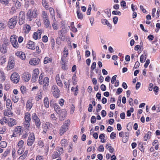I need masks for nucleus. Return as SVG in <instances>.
I'll list each match as a JSON object with an SVG mask.
<instances>
[{"label":"nucleus","instance_id":"obj_1","mask_svg":"<svg viewBox=\"0 0 160 160\" xmlns=\"http://www.w3.org/2000/svg\"><path fill=\"white\" fill-rule=\"evenodd\" d=\"M70 121L69 119L65 121L63 125L60 128L59 131V134L61 136H62L66 132L68 129V127L70 125Z\"/></svg>","mask_w":160,"mask_h":160},{"label":"nucleus","instance_id":"obj_2","mask_svg":"<svg viewBox=\"0 0 160 160\" xmlns=\"http://www.w3.org/2000/svg\"><path fill=\"white\" fill-rule=\"evenodd\" d=\"M18 18L16 16H13L10 18L8 22V25L9 27L11 29L15 28L17 22Z\"/></svg>","mask_w":160,"mask_h":160},{"label":"nucleus","instance_id":"obj_3","mask_svg":"<svg viewBox=\"0 0 160 160\" xmlns=\"http://www.w3.org/2000/svg\"><path fill=\"white\" fill-rule=\"evenodd\" d=\"M51 91L53 96L55 98H57L59 97L60 91L57 85H54L52 86Z\"/></svg>","mask_w":160,"mask_h":160},{"label":"nucleus","instance_id":"obj_4","mask_svg":"<svg viewBox=\"0 0 160 160\" xmlns=\"http://www.w3.org/2000/svg\"><path fill=\"white\" fill-rule=\"evenodd\" d=\"M37 10L35 9L32 11L29 10L27 14V18L29 19L30 21H31L33 18H35L37 16Z\"/></svg>","mask_w":160,"mask_h":160},{"label":"nucleus","instance_id":"obj_5","mask_svg":"<svg viewBox=\"0 0 160 160\" xmlns=\"http://www.w3.org/2000/svg\"><path fill=\"white\" fill-rule=\"evenodd\" d=\"M32 118L33 121L34 122L36 128L39 129L41 125V122L39 118L36 113H33L32 115Z\"/></svg>","mask_w":160,"mask_h":160},{"label":"nucleus","instance_id":"obj_6","mask_svg":"<svg viewBox=\"0 0 160 160\" xmlns=\"http://www.w3.org/2000/svg\"><path fill=\"white\" fill-rule=\"evenodd\" d=\"M17 37L15 35H12L11 36V42L13 47L15 48H18L19 45L17 42Z\"/></svg>","mask_w":160,"mask_h":160},{"label":"nucleus","instance_id":"obj_7","mask_svg":"<svg viewBox=\"0 0 160 160\" xmlns=\"http://www.w3.org/2000/svg\"><path fill=\"white\" fill-rule=\"evenodd\" d=\"M35 140V137L34 133H30L27 141V145L29 146H31L34 142Z\"/></svg>","mask_w":160,"mask_h":160},{"label":"nucleus","instance_id":"obj_8","mask_svg":"<svg viewBox=\"0 0 160 160\" xmlns=\"http://www.w3.org/2000/svg\"><path fill=\"white\" fill-rule=\"evenodd\" d=\"M25 14L24 12L21 11L20 12L18 17V24L21 25L25 23Z\"/></svg>","mask_w":160,"mask_h":160},{"label":"nucleus","instance_id":"obj_9","mask_svg":"<svg viewBox=\"0 0 160 160\" xmlns=\"http://www.w3.org/2000/svg\"><path fill=\"white\" fill-rule=\"evenodd\" d=\"M19 75L15 72L11 75L10 78L13 83H17L19 81Z\"/></svg>","mask_w":160,"mask_h":160},{"label":"nucleus","instance_id":"obj_10","mask_svg":"<svg viewBox=\"0 0 160 160\" xmlns=\"http://www.w3.org/2000/svg\"><path fill=\"white\" fill-rule=\"evenodd\" d=\"M33 72L32 75V81L33 82H35L38 78L39 71L38 69L35 70L33 71Z\"/></svg>","mask_w":160,"mask_h":160},{"label":"nucleus","instance_id":"obj_11","mask_svg":"<svg viewBox=\"0 0 160 160\" xmlns=\"http://www.w3.org/2000/svg\"><path fill=\"white\" fill-rule=\"evenodd\" d=\"M40 62V59L38 58H33L30 61L29 63L32 65H38Z\"/></svg>","mask_w":160,"mask_h":160},{"label":"nucleus","instance_id":"obj_12","mask_svg":"<svg viewBox=\"0 0 160 160\" xmlns=\"http://www.w3.org/2000/svg\"><path fill=\"white\" fill-rule=\"evenodd\" d=\"M41 84H43V87L46 88L48 86L49 83V78L47 77H45L43 79V82L40 81Z\"/></svg>","mask_w":160,"mask_h":160},{"label":"nucleus","instance_id":"obj_13","mask_svg":"<svg viewBox=\"0 0 160 160\" xmlns=\"http://www.w3.org/2000/svg\"><path fill=\"white\" fill-rule=\"evenodd\" d=\"M15 65L14 60L12 59H9L8 66H7V70H10L14 68Z\"/></svg>","mask_w":160,"mask_h":160},{"label":"nucleus","instance_id":"obj_14","mask_svg":"<svg viewBox=\"0 0 160 160\" xmlns=\"http://www.w3.org/2000/svg\"><path fill=\"white\" fill-rule=\"evenodd\" d=\"M13 131L17 134H18L19 135H20L22 132L23 131V129L22 127L20 126H18L14 129Z\"/></svg>","mask_w":160,"mask_h":160},{"label":"nucleus","instance_id":"obj_15","mask_svg":"<svg viewBox=\"0 0 160 160\" xmlns=\"http://www.w3.org/2000/svg\"><path fill=\"white\" fill-rule=\"evenodd\" d=\"M35 43L31 41L29 42L27 44L26 47L27 48L29 49L34 50L35 48Z\"/></svg>","mask_w":160,"mask_h":160},{"label":"nucleus","instance_id":"obj_16","mask_svg":"<svg viewBox=\"0 0 160 160\" xmlns=\"http://www.w3.org/2000/svg\"><path fill=\"white\" fill-rule=\"evenodd\" d=\"M52 125L49 122H46L44 126V129L45 130L46 132H49V130H51L52 129Z\"/></svg>","mask_w":160,"mask_h":160},{"label":"nucleus","instance_id":"obj_17","mask_svg":"<svg viewBox=\"0 0 160 160\" xmlns=\"http://www.w3.org/2000/svg\"><path fill=\"white\" fill-rule=\"evenodd\" d=\"M54 109L56 112L58 114H60L62 112L61 109L60 107L57 103L54 104V106L53 107Z\"/></svg>","mask_w":160,"mask_h":160},{"label":"nucleus","instance_id":"obj_18","mask_svg":"<svg viewBox=\"0 0 160 160\" xmlns=\"http://www.w3.org/2000/svg\"><path fill=\"white\" fill-rule=\"evenodd\" d=\"M17 124L16 120L13 118H10L9 119V123L8 125L11 127H12Z\"/></svg>","mask_w":160,"mask_h":160},{"label":"nucleus","instance_id":"obj_19","mask_svg":"<svg viewBox=\"0 0 160 160\" xmlns=\"http://www.w3.org/2000/svg\"><path fill=\"white\" fill-rule=\"evenodd\" d=\"M8 47L2 44L0 46V51L1 53L4 54L6 53L7 51Z\"/></svg>","mask_w":160,"mask_h":160},{"label":"nucleus","instance_id":"obj_20","mask_svg":"<svg viewBox=\"0 0 160 160\" xmlns=\"http://www.w3.org/2000/svg\"><path fill=\"white\" fill-rule=\"evenodd\" d=\"M58 34H59V37L57 38L56 39V42L57 43H58V41L59 39H60L62 41H64L65 40V37L63 36V33L58 32Z\"/></svg>","mask_w":160,"mask_h":160},{"label":"nucleus","instance_id":"obj_21","mask_svg":"<svg viewBox=\"0 0 160 160\" xmlns=\"http://www.w3.org/2000/svg\"><path fill=\"white\" fill-rule=\"evenodd\" d=\"M24 119L25 121L30 122L31 120V115L28 112H26L25 113Z\"/></svg>","mask_w":160,"mask_h":160},{"label":"nucleus","instance_id":"obj_22","mask_svg":"<svg viewBox=\"0 0 160 160\" xmlns=\"http://www.w3.org/2000/svg\"><path fill=\"white\" fill-rule=\"evenodd\" d=\"M23 79L24 81L26 82H28L31 78V75L28 73H26L23 76Z\"/></svg>","mask_w":160,"mask_h":160},{"label":"nucleus","instance_id":"obj_23","mask_svg":"<svg viewBox=\"0 0 160 160\" xmlns=\"http://www.w3.org/2000/svg\"><path fill=\"white\" fill-rule=\"evenodd\" d=\"M56 80L57 84L60 87H62L63 84L61 81L58 75H57L56 77Z\"/></svg>","mask_w":160,"mask_h":160},{"label":"nucleus","instance_id":"obj_24","mask_svg":"<svg viewBox=\"0 0 160 160\" xmlns=\"http://www.w3.org/2000/svg\"><path fill=\"white\" fill-rule=\"evenodd\" d=\"M77 17L78 19L82 20L83 18V15L82 13L80 12L79 9H78L77 11Z\"/></svg>","mask_w":160,"mask_h":160},{"label":"nucleus","instance_id":"obj_25","mask_svg":"<svg viewBox=\"0 0 160 160\" xmlns=\"http://www.w3.org/2000/svg\"><path fill=\"white\" fill-rule=\"evenodd\" d=\"M101 22L102 24L104 25H107L108 27H109L110 28H112V25L111 24H110L108 21L106 19H103L101 20Z\"/></svg>","mask_w":160,"mask_h":160},{"label":"nucleus","instance_id":"obj_26","mask_svg":"<svg viewBox=\"0 0 160 160\" xmlns=\"http://www.w3.org/2000/svg\"><path fill=\"white\" fill-rule=\"evenodd\" d=\"M6 105L7 108L9 109H12V104L11 100L9 99H8L6 102Z\"/></svg>","mask_w":160,"mask_h":160},{"label":"nucleus","instance_id":"obj_27","mask_svg":"<svg viewBox=\"0 0 160 160\" xmlns=\"http://www.w3.org/2000/svg\"><path fill=\"white\" fill-rule=\"evenodd\" d=\"M44 106L46 108H48L49 107V102L48 101V97H46L44 98Z\"/></svg>","mask_w":160,"mask_h":160},{"label":"nucleus","instance_id":"obj_28","mask_svg":"<svg viewBox=\"0 0 160 160\" xmlns=\"http://www.w3.org/2000/svg\"><path fill=\"white\" fill-rule=\"evenodd\" d=\"M24 125L25 131H28L29 130V129L30 125V122L24 121Z\"/></svg>","mask_w":160,"mask_h":160},{"label":"nucleus","instance_id":"obj_29","mask_svg":"<svg viewBox=\"0 0 160 160\" xmlns=\"http://www.w3.org/2000/svg\"><path fill=\"white\" fill-rule=\"evenodd\" d=\"M105 137V134L102 133L100 135L99 138L101 140V142L102 143H104L105 142L106 140L104 139Z\"/></svg>","mask_w":160,"mask_h":160},{"label":"nucleus","instance_id":"obj_30","mask_svg":"<svg viewBox=\"0 0 160 160\" xmlns=\"http://www.w3.org/2000/svg\"><path fill=\"white\" fill-rule=\"evenodd\" d=\"M12 1L14 2L17 9H18L21 6V3L18 0H12Z\"/></svg>","mask_w":160,"mask_h":160},{"label":"nucleus","instance_id":"obj_31","mask_svg":"<svg viewBox=\"0 0 160 160\" xmlns=\"http://www.w3.org/2000/svg\"><path fill=\"white\" fill-rule=\"evenodd\" d=\"M44 22L46 28H51L50 22L48 19L44 20Z\"/></svg>","mask_w":160,"mask_h":160},{"label":"nucleus","instance_id":"obj_32","mask_svg":"<svg viewBox=\"0 0 160 160\" xmlns=\"http://www.w3.org/2000/svg\"><path fill=\"white\" fill-rule=\"evenodd\" d=\"M24 28L25 30L27 33H28L31 29L30 26L29 25L26 24L24 25Z\"/></svg>","mask_w":160,"mask_h":160},{"label":"nucleus","instance_id":"obj_33","mask_svg":"<svg viewBox=\"0 0 160 160\" xmlns=\"http://www.w3.org/2000/svg\"><path fill=\"white\" fill-rule=\"evenodd\" d=\"M51 118L52 121L54 123H57V118L55 117L54 113H52L51 115Z\"/></svg>","mask_w":160,"mask_h":160},{"label":"nucleus","instance_id":"obj_34","mask_svg":"<svg viewBox=\"0 0 160 160\" xmlns=\"http://www.w3.org/2000/svg\"><path fill=\"white\" fill-rule=\"evenodd\" d=\"M61 144L62 147H65L67 145V140L65 139H63L61 141Z\"/></svg>","mask_w":160,"mask_h":160},{"label":"nucleus","instance_id":"obj_35","mask_svg":"<svg viewBox=\"0 0 160 160\" xmlns=\"http://www.w3.org/2000/svg\"><path fill=\"white\" fill-rule=\"evenodd\" d=\"M48 9L49 10L50 14L52 16V18L53 17L54 19H55V18L54 17L55 13H54V10L52 8H49V7H48Z\"/></svg>","mask_w":160,"mask_h":160},{"label":"nucleus","instance_id":"obj_36","mask_svg":"<svg viewBox=\"0 0 160 160\" xmlns=\"http://www.w3.org/2000/svg\"><path fill=\"white\" fill-rule=\"evenodd\" d=\"M68 62V60L67 57L64 56H62L61 58V64H67Z\"/></svg>","mask_w":160,"mask_h":160},{"label":"nucleus","instance_id":"obj_37","mask_svg":"<svg viewBox=\"0 0 160 160\" xmlns=\"http://www.w3.org/2000/svg\"><path fill=\"white\" fill-rule=\"evenodd\" d=\"M42 16L44 20L48 19V14L47 13L44 11L42 12Z\"/></svg>","mask_w":160,"mask_h":160},{"label":"nucleus","instance_id":"obj_38","mask_svg":"<svg viewBox=\"0 0 160 160\" xmlns=\"http://www.w3.org/2000/svg\"><path fill=\"white\" fill-rule=\"evenodd\" d=\"M42 3L43 7L46 9H48L49 6L48 5V3L46 0H42Z\"/></svg>","mask_w":160,"mask_h":160},{"label":"nucleus","instance_id":"obj_39","mask_svg":"<svg viewBox=\"0 0 160 160\" xmlns=\"http://www.w3.org/2000/svg\"><path fill=\"white\" fill-rule=\"evenodd\" d=\"M32 106V101H28L26 104V108H29L30 109Z\"/></svg>","mask_w":160,"mask_h":160},{"label":"nucleus","instance_id":"obj_40","mask_svg":"<svg viewBox=\"0 0 160 160\" xmlns=\"http://www.w3.org/2000/svg\"><path fill=\"white\" fill-rule=\"evenodd\" d=\"M52 59L48 57H45L44 60V63L45 64H47L49 62H51Z\"/></svg>","mask_w":160,"mask_h":160},{"label":"nucleus","instance_id":"obj_41","mask_svg":"<svg viewBox=\"0 0 160 160\" xmlns=\"http://www.w3.org/2000/svg\"><path fill=\"white\" fill-rule=\"evenodd\" d=\"M59 156V154L57 152H53L52 156V159H55Z\"/></svg>","mask_w":160,"mask_h":160},{"label":"nucleus","instance_id":"obj_42","mask_svg":"<svg viewBox=\"0 0 160 160\" xmlns=\"http://www.w3.org/2000/svg\"><path fill=\"white\" fill-rule=\"evenodd\" d=\"M25 148L22 147H20L18 151V154L20 155L23 153L24 151Z\"/></svg>","mask_w":160,"mask_h":160},{"label":"nucleus","instance_id":"obj_43","mask_svg":"<svg viewBox=\"0 0 160 160\" xmlns=\"http://www.w3.org/2000/svg\"><path fill=\"white\" fill-rule=\"evenodd\" d=\"M139 149L142 152H144V148L143 146V143L142 142H140L138 144Z\"/></svg>","mask_w":160,"mask_h":160},{"label":"nucleus","instance_id":"obj_44","mask_svg":"<svg viewBox=\"0 0 160 160\" xmlns=\"http://www.w3.org/2000/svg\"><path fill=\"white\" fill-rule=\"evenodd\" d=\"M18 97L16 96L12 95V101L15 103L17 102L18 101Z\"/></svg>","mask_w":160,"mask_h":160},{"label":"nucleus","instance_id":"obj_45","mask_svg":"<svg viewBox=\"0 0 160 160\" xmlns=\"http://www.w3.org/2000/svg\"><path fill=\"white\" fill-rule=\"evenodd\" d=\"M7 146V143L5 141H2L0 143V147L2 148H5Z\"/></svg>","mask_w":160,"mask_h":160},{"label":"nucleus","instance_id":"obj_46","mask_svg":"<svg viewBox=\"0 0 160 160\" xmlns=\"http://www.w3.org/2000/svg\"><path fill=\"white\" fill-rule=\"evenodd\" d=\"M62 29L61 30L58 31V32L65 34L66 33V31L65 30V26L64 25L62 26Z\"/></svg>","mask_w":160,"mask_h":160},{"label":"nucleus","instance_id":"obj_47","mask_svg":"<svg viewBox=\"0 0 160 160\" xmlns=\"http://www.w3.org/2000/svg\"><path fill=\"white\" fill-rule=\"evenodd\" d=\"M9 0H0V3L2 4H4L5 5H7L9 3Z\"/></svg>","mask_w":160,"mask_h":160},{"label":"nucleus","instance_id":"obj_48","mask_svg":"<svg viewBox=\"0 0 160 160\" xmlns=\"http://www.w3.org/2000/svg\"><path fill=\"white\" fill-rule=\"evenodd\" d=\"M104 12L107 15L108 17H110L111 16V13L110 10L108 9H106L105 10Z\"/></svg>","mask_w":160,"mask_h":160},{"label":"nucleus","instance_id":"obj_49","mask_svg":"<svg viewBox=\"0 0 160 160\" xmlns=\"http://www.w3.org/2000/svg\"><path fill=\"white\" fill-rule=\"evenodd\" d=\"M20 90L22 94H24L26 92V88L23 86L21 87Z\"/></svg>","mask_w":160,"mask_h":160},{"label":"nucleus","instance_id":"obj_50","mask_svg":"<svg viewBox=\"0 0 160 160\" xmlns=\"http://www.w3.org/2000/svg\"><path fill=\"white\" fill-rule=\"evenodd\" d=\"M43 73H41L40 74V75L39 76V78L38 81L39 82V83L41 85H42V84H41V83L40 81H42V82H43Z\"/></svg>","mask_w":160,"mask_h":160},{"label":"nucleus","instance_id":"obj_51","mask_svg":"<svg viewBox=\"0 0 160 160\" xmlns=\"http://www.w3.org/2000/svg\"><path fill=\"white\" fill-rule=\"evenodd\" d=\"M146 59V57H144L143 55H142L140 57V61L141 63L144 62Z\"/></svg>","mask_w":160,"mask_h":160},{"label":"nucleus","instance_id":"obj_52","mask_svg":"<svg viewBox=\"0 0 160 160\" xmlns=\"http://www.w3.org/2000/svg\"><path fill=\"white\" fill-rule=\"evenodd\" d=\"M112 13L113 15H118L119 16L121 15V12L118 11H113L112 12Z\"/></svg>","mask_w":160,"mask_h":160},{"label":"nucleus","instance_id":"obj_53","mask_svg":"<svg viewBox=\"0 0 160 160\" xmlns=\"http://www.w3.org/2000/svg\"><path fill=\"white\" fill-rule=\"evenodd\" d=\"M96 121V119L95 116H93L92 117L91 119V123H95Z\"/></svg>","mask_w":160,"mask_h":160},{"label":"nucleus","instance_id":"obj_54","mask_svg":"<svg viewBox=\"0 0 160 160\" xmlns=\"http://www.w3.org/2000/svg\"><path fill=\"white\" fill-rule=\"evenodd\" d=\"M92 7L91 5H89L88 9L87 11V13L88 15H90V12L91 10Z\"/></svg>","mask_w":160,"mask_h":160},{"label":"nucleus","instance_id":"obj_55","mask_svg":"<svg viewBox=\"0 0 160 160\" xmlns=\"http://www.w3.org/2000/svg\"><path fill=\"white\" fill-rule=\"evenodd\" d=\"M55 101L53 99L51 100L49 102L50 107L52 108L54 106V104L55 103Z\"/></svg>","mask_w":160,"mask_h":160},{"label":"nucleus","instance_id":"obj_56","mask_svg":"<svg viewBox=\"0 0 160 160\" xmlns=\"http://www.w3.org/2000/svg\"><path fill=\"white\" fill-rule=\"evenodd\" d=\"M52 26L54 30H56L58 29V27L57 24L53 23H52Z\"/></svg>","mask_w":160,"mask_h":160},{"label":"nucleus","instance_id":"obj_57","mask_svg":"<svg viewBox=\"0 0 160 160\" xmlns=\"http://www.w3.org/2000/svg\"><path fill=\"white\" fill-rule=\"evenodd\" d=\"M24 142L23 140H20L18 144V146L19 147H22L23 146Z\"/></svg>","mask_w":160,"mask_h":160},{"label":"nucleus","instance_id":"obj_58","mask_svg":"<svg viewBox=\"0 0 160 160\" xmlns=\"http://www.w3.org/2000/svg\"><path fill=\"white\" fill-rule=\"evenodd\" d=\"M113 21L114 24H116L117 23L118 21V17L116 16L114 17L113 18Z\"/></svg>","mask_w":160,"mask_h":160},{"label":"nucleus","instance_id":"obj_59","mask_svg":"<svg viewBox=\"0 0 160 160\" xmlns=\"http://www.w3.org/2000/svg\"><path fill=\"white\" fill-rule=\"evenodd\" d=\"M33 37L34 39L35 40H37L38 38H39V37L38 35V33H37V32H34L33 35Z\"/></svg>","mask_w":160,"mask_h":160},{"label":"nucleus","instance_id":"obj_60","mask_svg":"<svg viewBox=\"0 0 160 160\" xmlns=\"http://www.w3.org/2000/svg\"><path fill=\"white\" fill-rule=\"evenodd\" d=\"M42 41L43 42H48V38L47 36L46 35L42 37Z\"/></svg>","mask_w":160,"mask_h":160},{"label":"nucleus","instance_id":"obj_61","mask_svg":"<svg viewBox=\"0 0 160 160\" xmlns=\"http://www.w3.org/2000/svg\"><path fill=\"white\" fill-rule=\"evenodd\" d=\"M117 75H115L113 76L112 78L111 82L112 84H113L115 81L116 80V78L117 77Z\"/></svg>","mask_w":160,"mask_h":160},{"label":"nucleus","instance_id":"obj_62","mask_svg":"<svg viewBox=\"0 0 160 160\" xmlns=\"http://www.w3.org/2000/svg\"><path fill=\"white\" fill-rule=\"evenodd\" d=\"M96 63L95 62H94L92 63V64L91 67V69L93 71V70L95 69L96 67Z\"/></svg>","mask_w":160,"mask_h":160},{"label":"nucleus","instance_id":"obj_63","mask_svg":"<svg viewBox=\"0 0 160 160\" xmlns=\"http://www.w3.org/2000/svg\"><path fill=\"white\" fill-rule=\"evenodd\" d=\"M110 137L112 139H114V138L116 137V133L114 132H112L110 134Z\"/></svg>","mask_w":160,"mask_h":160},{"label":"nucleus","instance_id":"obj_64","mask_svg":"<svg viewBox=\"0 0 160 160\" xmlns=\"http://www.w3.org/2000/svg\"><path fill=\"white\" fill-rule=\"evenodd\" d=\"M139 65H140V63H139V62L138 61H137L135 64V65L133 68V69H136L137 68H138L139 67Z\"/></svg>","mask_w":160,"mask_h":160}]
</instances>
